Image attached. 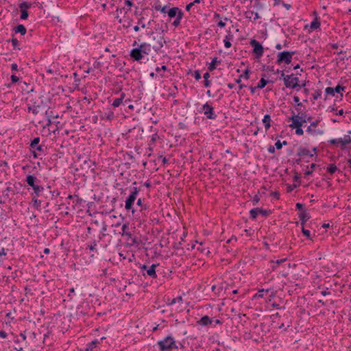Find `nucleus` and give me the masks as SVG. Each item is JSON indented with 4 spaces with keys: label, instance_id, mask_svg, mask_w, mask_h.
Masks as SVG:
<instances>
[{
    "label": "nucleus",
    "instance_id": "f257e3e1",
    "mask_svg": "<svg viewBox=\"0 0 351 351\" xmlns=\"http://www.w3.org/2000/svg\"><path fill=\"white\" fill-rule=\"evenodd\" d=\"M25 182L27 186H30L34 191L32 195H35L36 197L44 195V191L45 189L40 184V180L34 175H27L25 178Z\"/></svg>",
    "mask_w": 351,
    "mask_h": 351
},
{
    "label": "nucleus",
    "instance_id": "f03ea898",
    "mask_svg": "<svg viewBox=\"0 0 351 351\" xmlns=\"http://www.w3.org/2000/svg\"><path fill=\"white\" fill-rule=\"evenodd\" d=\"M157 344L160 351H171L179 348L178 343L172 335H169L163 339L158 341Z\"/></svg>",
    "mask_w": 351,
    "mask_h": 351
},
{
    "label": "nucleus",
    "instance_id": "7ed1b4c3",
    "mask_svg": "<svg viewBox=\"0 0 351 351\" xmlns=\"http://www.w3.org/2000/svg\"><path fill=\"white\" fill-rule=\"evenodd\" d=\"M139 193V189H138L136 186H134L132 189V191L130 194V195L128 197V198L125 200V208L128 211L131 210V212L134 214L135 212V210L134 209V204L136 199L137 195Z\"/></svg>",
    "mask_w": 351,
    "mask_h": 351
},
{
    "label": "nucleus",
    "instance_id": "20e7f679",
    "mask_svg": "<svg viewBox=\"0 0 351 351\" xmlns=\"http://www.w3.org/2000/svg\"><path fill=\"white\" fill-rule=\"evenodd\" d=\"M199 112L204 114L208 119H215L217 117L212 104L208 101L202 106Z\"/></svg>",
    "mask_w": 351,
    "mask_h": 351
},
{
    "label": "nucleus",
    "instance_id": "39448f33",
    "mask_svg": "<svg viewBox=\"0 0 351 351\" xmlns=\"http://www.w3.org/2000/svg\"><path fill=\"white\" fill-rule=\"evenodd\" d=\"M158 266V264H152L150 267L143 264L141 265L139 268L143 276H148L153 279L157 278L156 268Z\"/></svg>",
    "mask_w": 351,
    "mask_h": 351
},
{
    "label": "nucleus",
    "instance_id": "423d86ee",
    "mask_svg": "<svg viewBox=\"0 0 351 351\" xmlns=\"http://www.w3.org/2000/svg\"><path fill=\"white\" fill-rule=\"evenodd\" d=\"M295 53V51H283L278 53L276 60V64H280L285 63L289 64L291 62L292 57Z\"/></svg>",
    "mask_w": 351,
    "mask_h": 351
},
{
    "label": "nucleus",
    "instance_id": "0eeeda50",
    "mask_svg": "<svg viewBox=\"0 0 351 351\" xmlns=\"http://www.w3.org/2000/svg\"><path fill=\"white\" fill-rule=\"evenodd\" d=\"M289 77H287V79L285 80V86L289 88H297L299 90L301 88L300 84H298L299 78L295 77L294 74L289 75Z\"/></svg>",
    "mask_w": 351,
    "mask_h": 351
},
{
    "label": "nucleus",
    "instance_id": "6e6552de",
    "mask_svg": "<svg viewBox=\"0 0 351 351\" xmlns=\"http://www.w3.org/2000/svg\"><path fill=\"white\" fill-rule=\"evenodd\" d=\"M250 45L253 47V53L256 59H259L263 56L264 48L262 45L255 39H252L250 42Z\"/></svg>",
    "mask_w": 351,
    "mask_h": 351
},
{
    "label": "nucleus",
    "instance_id": "1a4fd4ad",
    "mask_svg": "<svg viewBox=\"0 0 351 351\" xmlns=\"http://www.w3.org/2000/svg\"><path fill=\"white\" fill-rule=\"evenodd\" d=\"M40 141L39 137L34 138L30 143V147L32 149L37 150L40 153H45L47 147L43 144H39Z\"/></svg>",
    "mask_w": 351,
    "mask_h": 351
},
{
    "label": "nucleus",
    "instance_id": "9d476101",
    "mask_svg": "<svg viewBox=\"0 0 351 351\" xmlns=\"http://www.w3.org/2000/svg\"><path fill=\"white\" fill-rule=\"evenodd\" d=\"M292 121V123L289 125V127L292 129L295 128L302 127L303 124L300 119V114H296L293 111L292 112V116L289 118Z\"/></svg>",
    "mask_w": 351,
    "mask_h": 351
},
{
    "label": "nucleus",
    "instance_id": "9b49d317",
    "mask_svg": "<svg viewBox=\"0 0 351 351\" xmlns=\"http://www.w3.org/2000/svg\"><path fill=\"white\" fill-rule=\"evenodd\" d=\"M40 107V104L38 102L36 99H31L29 100V104H28V111L32 112L34 114H37L38 113V109Z\"/></svg>",
    "mask_w": 351,
    "mask_h": 351
},
{
    "label": "nucleus",
    "instance_id": "f8f14e48",
    "mask_svg": "<svg viewBox=\"0 0 351 351\" xmlns=\"http://www.w3.org/2000/svg\"><path fill=\"white\" fill-rule=\"evenodd\" d=\"M297 156H300V157H313L314 156L313 154H312L310 150H308L307 148L304 147H302V146H299L298 148V152H297Z\"/></svg>",
    "mask_w": 351,
    "mask_h": 351
},
{
    "label": "nucleus",
    "instance_id": "ddd939ff",
    "mask_svg": "<svg viewBox=\"0 0 351 351\" xmlns=\"http://www.w3.org/2000/svg\"><path fill=\"white\" fill-rule=\"evenodd\" d=\"M130 57L136 61H140L143 58V53L138 47L132 49L130 51Z\"/></svg>",
    "mask_w": 351,
    "mask_h": 351
},
{
    "label": "nucleus",
    "instance_id": "4468645a",
    "mask_svg": "<svg viewBox=\"0 0 351 351\" xmlns=\"http://www.w3.org/2000/svg\"><path fill=\"white\" fill-rule=\"evenodd\" d=\"M311 216L306 210H303L299 213V219L302 226H304L306 221L310 219Z\"/></svg>",
    "mask_w": 351,
    "mask_h": 351
},
{
    "label": "nucleus",
    "instance_id": "2eb2a0df",
    "mask_svg": "<svg viewBox=\"0 0 351 351\" xmlns=\"http://www.w3.org/2000/svg\"><path fill=\"white\" fill-rule=\"evenodd\" d=\"M138 47L145 55H148L151 51V45L147 43H141Z\"/></svg>",
    "mask_w": 351,
    "mask_h": 351
},
{
    "label": "nucleus",
    "instance_id": "dca6fc26",
    "mask_svg": "<svg viewBox=\"0 0 351 351\" xmlns=\"http://www.w3.org/2000/svg\"><path fill=\"white\" fill-rule=\"evenodd\" d=\"M99 343L100 341L99 340L95 339L86 344L84 351H93Z\"/></svg>",
    "mask_w": 351,
    "mask_h": 351
},
{
    "label": "nucleus",
    "instance_id": "f3484780",
    "mask_svg": "<svg viewBox=\"0 0 351 351\" xmlns=\"http://www.w3.org/2000/svg\"><path fill=\"white\" fill-rule=\"evenodd\" d=\"M212 319L208 315L203 316L197 322V324L201 326H208L211 324Z\"/></svg>",
    "mask_w": 351,
    "mask_h": 351
},
{
    "label": "nucleus",
    "instance_id": "a211bd4d",
    "mask_svg": "<svg viewBox=\"0 0 351 351\" xmlns=\"http://www.w3.org/2000/svg\"><path fill=\"white\" fill-rule=\"evenodd\" d=\"M13 30L15 34H20L22 36L25 35L27 33L26 27L22 24H19L14 27Z\"/></svg>",
    "mask_w": 351,
    "mask_h": 351
},
{
    "label": "nucleus",
    "instance_id": "6ab92c4d",
    "mask_svg": "<svg viewBox=\"0 0 351 351\" xmlns=\"http://www.w3.org/2000/svg\"><path fill=\"white\" fill-rule=\"evenodd\" d=\"M339 143L341 149H344L346 145L351 143V136L350 135H345L343 138H341Z\"/></svg>",
    "mask_w": 351,
    "mask_h": 351
},
{
    "label": "nucleus",
    "instance_id": "aec40b11",
    "mask_svg": "<svg viewBox=\"0 0 351 351\" xmlns=\"http://www.w3.org/2000/svg\"><path fill=\"white\" fill-rule=\"evenodd\" d=\"M125 97V94L124 93H121V95L118 98H115L112 104V105L114 107H119L123 102V99Z\"/></svg>",
    "mask_w": 351,
    "mask_h": 351
},
{
    "label": "nucleus",
    "instance_id": "412c9836",
    "mask_svg": "<svg viewBox=\"0 0 351 351\" xmlns=\"http://www.w3.org/2000/svg\"><path fill=\"white\" fill-rule=\"evenodd\" d=\"M101 118L108 121H112L114 118V112L110 110H108L104 112Z\"/></svg>",
    "mask_w": 351,
    "mask_h": 351
},
{
    "label": "nucleus",
    "instance_id": "4be33fe9",
    "mask_svg": "<svg viewBox=\"0 0 351 351\" xmlns=\"http://www.w3.org/2000/svg\"><path fill=\"white\" fill-rule=\"evenodd\" d=\"M179 12H182L178 8H177V7L172 8L168 11V16L170 18H174L175 16L177 17L178 14H179Z\"/></svg>",
    "mask_w": 351,
    "mask_h": 351
},
{
    "label": "nucleus",
    "instance_id": "5701e85b",
    "mask_svg": "<svg viewBox=\"0 0 351 351\" xmlns=\"http://www.w3.org/2000/svg\"><path fill=\"white\" fill-rule=\"evenodd\" d=\"M306 132H308L310 135L315 136V135H322L324 134V130H315L311 128V127H308L306 129Z\"/></svg>",
    "mask_w": 351,
    "mask_h": 351
},
{
    "label": "nucleus",
    "instance_id": "b1692460",
    "mask_svg": "<svg viewBox=\"0 0 351 351\" xmlns=\"http://www.w3.org/2000/svg\"><path fill=\"white\" fill-rule=\"evenodd\" d=\"M270 121H271L270 115L268 114H265L263 119V123H264L266 130H267L271 127Z\"/></svg>",
    "mask_w": 351,
    "mask_h": 351
},
{
    "label": "nucleus",
    "instance_id": "393cba45",
    "mask_svg": "<svg viewBox=\"0 0 351 351\" xmlns=\"http://www.w3.org/2000/svg\"><path fill=\"white\" fill-rule=\"evenodd\" d=\"M246 17L249 19H253L254 21H256L260 19V16L258 12L254 11H247L246 12Z\"/></svg>",
    "mask_w": 351,
    "mask_h": 351
},
{
    "label": "nucleus",
    "instance_id": "a878e982",
    "mask_svg": "<svg viewBox=\"0 0 351 351\" xmlns=\"http://www.w3.org/2000/svg\"><path fill=\"white\" fill-rule=\"evenodd\" d=\"M217 59H218L217 57L214 58L212 60L211 62L209 64L208 70L210 71H213L216 69L217 63H221V60H218Z\"/></svg>",
    "mask_w": 351,
    "mask_h": 351
},
{
    "label": "nucleus",
    "instance_id": "bb28decb",
    "mask_svg": "<svg viewBox=\"0 0 351 351\" xmlns=\"http://www.w3.org/2000/svg\"><path fill=\"white\" fill-rule=\"evenodd\" d=\"M232 38H233V36L232 34H228L226 36V38L223 40L224 46L226 48H230L232 46V44L230 40H232Z\"/></svg>",
    "mask_w": 351,
    "mask_h": 351
},
{
    "label": "nucleus",
    "instance_id": "cd10ccee",
    "mask_svg": "<svg viewBox=\"0 0 351 351\" xmlns=\"http://www.w3.org/2000/svg\"><path fill=\"white\" fill-rule=\"evenodd\" d=\"M8 42H11L14 50H15V49L20 50L21 49L19 47V40L14 36H12V38L10 40H8Z\"/></svg>",
    "mask_w": 351,
    "mask_h": 351
},
{
    "label": "nucleus",
    "instance_id": "c85d7f7f",
    "mask_svg": "<svg viewBox=\"0 0 351 351\" xmlns=\"http://www.w3.org/2000/svg\"><path fill=\"white\" fill-rule=\"evenodd\" d=\"M20 10H27L32 7V4L29 2L23 1L19 5Z\"/></svg>",
    "mask_w": 351,
    "mask_h": 351
},
{
    "label": "nucleus",
    "instance_id": "c756f323",
    "mask_svg": "<svg viewBox=\"0 0 351 351\" xmlns=\"http://www.w3.org/2000/svg\"><path fill=\"white\" fill-rule=\"evenodd\" d=\"M320 22L317 19V18H315L313 21L311 23V29H317L320 27Z\"/></svg>",
    "mask_w": 351,
    "mask_h": 351
},
{
    "label": "nucleus",
    "instance_id": "7c9ffc66",
    "mask_svg": "<svg viewBox=\"0 0 351 351\" xmlns=\"http://www.w3.org/2000/svg\"><path fill=\"white\" fill-rule=\"evenodd\" d=\"M300 119L302 124H304V123H306L307 121H311L312 118H311V117L308 116L306 114V113L304 112V113H302L301 114H300Z\"/></svg>",
    "mask_w": 351,
    "mask_h": 351
},
{
    "label": "nucleus",
    "instance_id": "2f4dec72",
    "mask_svg": "<svg viewBox=\"0 0 351 351\" xmlns=\"http://www.w3.org/2000/svg\"><path fill=\"white\" fill-rule=\"evenodd\" d=\"M38 197H36L35 195H32V205L34 208H38L40 206L41 201L38 199Z\"/></svg>",
    "mask_w": 351,
    "mask_h": 351
},
{
    "label": "nucleus",
    "instance_id": "473e14b6",
    "mask_svg": "<svg viewBox=\"0 0 351 351\" xmlns=\"http://www.w3.org/2000/svg\"><path fill=\"white\" fill-rule=\"evenodd\" d=\"M183 16V12H179V14H178L176 19L173 22V25L175 27H178L180 25L181 19Z\"/></svg>",
    "mask_w": 351,
    "mask_h": 351
},
{
    "label": "nucleus",
    "instance_id": "72a5a7b5",
    "mask_svg": "<svg viewBox=\"0 0 351 351\" xmlns=\"http://www.w3.org/2000/svg\"><path fill=\"white\" fill-rule=\"evenodd\" d=\"M258 208H254L250 210V217L252 219H255L258 215Z\"/></svg>",
    "mask_w": 351,
    "mask_h": 351
},
{
    "label": "nucleus",
    "instance_id": "f704fd0d",
    "mask_svg": "<svg viewBox=\"0 0 351 351\" xmlns=\"http://www.w3.org/2000/svg\"><path fill=\"white\" fill-rule=\"evenodd\" d=\"M269 83V81L266 80L263 77L261 79V80L258 82L257 88L262 89L265 87V86Z\"/></svg>",
    "mask_w": 351,
    "mask_h": 351
},
{
    "label": "nucleus",
    "instance_id": "c9c22d12",
    "mask_svg": "<svg viewBox=\"0 0 351 351\" xmlns=\"http://www.w3.org/2000/svg\"><path fill=\"white\" fill-rule=\"evenodd\" d=\"M258 214L261 215L263 217H267L271 213V211L270 210H265L261 208H258Z\"/></svg>",
    "mask_w": 351,
    "mask_h": 351
},
{
    "label": "nucleus",
    "instance_id": "e433bc0d",
    "mask_svg": "<svg viewBox=\"0 0 351 351\" xmlns=\"http://www.w3.org/2000/svg\"><path fill=\"white\" fill-rule=\"evenodd\" d=\"M337 171V167L335 164H330L327 167V171L330 173V174L335 173Z\"/></svg>",
    "mask_w": 351,
    "mask_h": 351
},
{
    "label": "nucleus",
    "instance_id": "4c0bfd02",
    "mask_svg": "<svg viewBox=\"0 0 351 351\" xmlns=\"http://www.w3.org/2000/svg\"><path fill=\"white\" fill-rule=\"evenodd\" d=\"M8 251V250L5 249L4 247H1L0 249V265L1 264V263L3 261V257L6 256Z\"/></svg>",
    "mask_w": 351,
    "mask_h": 351
},
{
    "label": "nucleus",
    "instance_id": "58836bf2",
    "mask_svg": "<svg viewBox=\"0 0 351 351\" xmlns=\"http://www.w3.org/2000/svg\"><path fill=\"white\" fill-rule=\"evenodd\" d=\"M334 88L335 93H339L341 95V97H343V93H341V92L345 90V89H346L345 86H342L338 84L335 88Z\"/></svg>",
    "mask_w": 351,
    "mask_h": 351
},
{
    "label": "nucleus",
    "instance_id": "ea45409f",
    "mask_svg": "<svg viewBox=\"0 0 351 351\" xmlns=\"http://www.w3.org/2000/svg\"><path fill=\"white\" fill-rule=\"evenodd\" d=\"M119 23H123V27L128 28V27H130V26H132V19H128L126 21V20L120 19L119 21Z\"/></svg>",
    "mask_w": 351,
    "mask_h": 351
},
{
    "label": "nucleus",
    "instance_id": "a19ab883",
    "mask_svg": "<svg viewBox=\"0 0 351 351\" xmlns=\"http://www.w3.org/2000/svg\"><path fill=\"white\" fill-rule=\"evenodd\" d=\"M302 232L303 234L308 239L312 240L311 232L304 228V226H302Z\"/></svg>",
    "mask_w": 351,
    "mask_h": 351
},
{
    "label": "nucleus",
    "instance_id": "79ce46f5",
    "mask_svg": "<svg viewBox=\"0 0 351 351\" xmlns=\"http://www.w3.org/2000/svg\"><path fill=\"white\" fill-rule=\"evenodd\" d=\"M29 16L27 10H21L20 19L21 20H27Z\"/></svg>",
    "mask_w": 351,
    "mask_h": 351
},
{
    "label": "nucleus",
    "instance_id": "37998d69",
    "mask_svg": "<svg viewBox=\"0 0 351 351\" xmlns=\"http://www.w3.org/2000/svg\"><path fill=\"white\" fill-rule=\"evenodd\" d=\"M121 230H122V235L123 236L128 235V232L129 230V226H128V223L123 224L122 228H121Z\"/></svg>",
    "mask_w": 351,
    "mask_h": 351
},
{
    "label": "nucleus",
    "instance_id": "c03bdc74",
    "mask_svg": "<svg viewBox=\"0 0 351 351\" xmlns=\"http://www.w3.org/2000/svg\"><path fill=\"white\" fill-rule=\"evenodd\" d=\"M199 3H200V0H194L193 2H191V3H189L188 5H186V11H190V10L192 8V6H194L195 4Z\"/></svg>",
    "mask_w": 351,
    "mask_h": 351
},
{
    "label": "nucleus",
    "instance_id": "a18cd8bd",
    "mask_svg": "<svg viewBox=\"0 0 351 351\" xmlns=\"http://www.w3.org/2000/svg\"><path fill=\"white\" fill-rule=\"evenodd\" d=\"M154 9L157 11H160L162 13H166L167 12V6L162 7L161 5H155Z\"/></svg>",
    "mask_w": 351,
    "mask_h": 351
},
{
    "label": "nucleus",
    "instance_id": "49530a36",
    "mask_svg": "<svg viewBox=\"0 0 351 351\" xmlns=\"http://www.w3.org/2000/svg\"><path fill=\"white\" fill-rule=\"evenodd\" d=\"M250 71L248 69H246L243 73L240 75V78L244 77L246 80H248L250 78Z\"/></svg>",
    "mask_w": 351,
    "mask_h": 351
},
{
    "label": "nucleus",
    "instance_id": "de8ad7c7",
    "mask_svg": "<svg viewBox=\"0 0 351 351\" xmlns=\"http://www.w3.org/2000/svg\"><path fill=\"white\" fill-rule=\"evenodd\" d=\"M325 93L326 95H332V96H335V93L334 88L332 87H327L325 89Z\"/></svg>",
    "mask_w": 351,
    "mask_h": 351
},
{
    "label": "nucleus",
    "instance_id": "09e8293b",
    "mask_svg": "<svg viewBox=\"0 0 351 351\" xmlns=\"http://www.w3.org/2000/svg\"><path fill=\"white\" fill-rule=\"evenodd\" d=\"M192 75L195 77L196 80H199L201 79V73L199 70H195L193 73Z\"/></svg>",
    "mask_w": 351,
    "mask_h": 351
},
{
    "label": "nucleus",
    "instance_id": "8fccbe9b",
    "mask_svg": "<svg viewBox=\"0 0 351 351\" xmlns=\"http://www.w3.org/2000/svg\"><path fill=\"white\" fill-rule=\"evenodd\" d=\"M145 18L144 16H141L138 19L137 24L140 25L142 28H145L146 27L145 23L143 22Z\"/></svg>",
    "mask_w": 351,
    "mask_h": 351
},
{
    "label": "nucleus",
    "instance_id": "3c124183",
    "mask_svg": "<svg viewBox=\"0 0 351 351\" xmlns=\"http://www.w3.org/2000/svg\"><path fill=\"white\" fill-rule=\"evenodd\" d=\"M299 184H288L287 186V192H291L294 189L297 188Z\"/></svg>",
    "mask_w": 351,
    "mask_h": 351
},
{
    "label": "nucleus",
    "instance_id": "603ef678",
    "mask_svg": "<svg viewBox=\"0 0 351 351\" xmlns=\"http://www.w3.org/2000/svg\"><path fill=\"white\" fill-rule=\"evenodd\" d=\"M322 95V91L320 90H318L315 91V93L313 95V99L314 100H317Z\"/></svg>",
    "mask_w": 351,
    "mask_h": 351
},
{
    "label": "nucleus",
    "instance_id": "864d4df0",
    "mask_svg": "<svg viewBox=\"0 0 351 351\" xmlns=\"http://www.w3.org/2000/svg\"><path fill=\"white\" fill-rule=\"evenodd\" d=\"M136 204H137L138 206H141V210H143V209H147V206L146 205H143V200H142L141 198H139V199L137 200V203H136Z\"/></svg>",
    "mask_w": 351,
    "mask_h": 351
},
{
    "label": "nucleus",
    "instance_id": "5fc2aeb1",
    "mask_svg": "<svg viewBox=\"0 0 351 351\" xmlns=\"http://www.w3.org/2000/svg\"><path fill=\"white\" fill-rule=\"evenodd\" d=\"M339 141H341V138H332L328 141V143L332 145L340 144Z\"/></svg>",
    "mask_w": 351,
    "mask_h": 351
},
{
    "label": "nucleus",
    "instance_id": "6e6d98bb",
    "mask_svg": "<svg viewBox=\"0 0 351 351\" xmlns=\"http://www.w3.org/2000/svg\"><path fill=\"white\" fill-rule=\"evenodd\" d=\"M155 70L157 73H160L162 71H166L167 70V67L165 65H162L161 67L157 66Z\"/></svg>",
    "mask_w": 351,
    "mask_h": 351
},
{
    "label": "nucleus",
    "instance_id": "4d7b16f0",
    "mask_svg": "<svg viewBox=\"0 0 351 351\" xmlns=\"http://www.w3.org/2000/svg\"><path fill=\"white\" fill-rule=\"evenodd\" d=\"M97 241H94L90 245H88V248L90 251L96 250Z\"/></svg>",
    "mask_w": 351,
    "mask_h": 351
},
{
    "label": "nucleus",
    "instance_id": "13d9d810",
    "mask_svg": "<svg viewBox=\"0 0 351 351\" xmlns=\"http://www.w3.org/2000/svg\"><path fill=\"white\" fill-rule=\"evenodd\" d=\"M295 134L297 135H299V136H301L304 134V131L302 129V127H298V128H295Z\"/></svg>",
    "mask_w": 351,
    "mask_h": 351
},
{
    "label": "nucleus",
    "instance_id": "bf43d9fd",
    "mask_svg": "<svg viewBox=\"0 0 351 351\" xmlns=\"http://www.w3.org/2000/svg\"><path fill=\"white\" fill-rule=\"evenodd\" d=\"M43 154L44 153L38 152L37 150L33 149V151H32V155H33L34 158H38L39 156H40Z\"/></svg>",
    "mask_w": 351,
    "mask_h": 351
},
{
    "label": "nucleus",
    "instance_id": "052dcab7",
    "mask_svg": "<svg viewBox=\"0 0 351 351\" xmlns=\"http://www.w3.org/2000/svg\"><path fill=\"white\" fill-rule=\"evenodd\" d=\"M319 123V120H315V121L311 122V125L308 127H311V128L314 129L315 128H316L318 125Z\"/></svg>",
    "mask_w": 351,
    "mask_h": 351
},
{
    "label": "nucleus",
    "instance_id": "680f3d73",
    "mask_svg": "<svg viewBox=\"0 0 351 351\" xmlns=\"http://www.w3.org/2000/svg\"><path fill=\"white\" fill-rule=\"evenodd\" d=\"M264 293L265 290L261 289L258 291V293L256 294L255 297L256 298H263L264 297Z\"/></svg>",
    "mask_w": 351,
    "mask_h": 351
},
{
    "label": "nucleus",
    "instance_id": "e2e57ef3",
    "mask_svg": "<svg viewBox=\"0 0 351 351\" xmlns=\"http://www.w3.org/2000/svg\"><path fill=\"white\" fill-rule=\"evenodd\" d=\"M10 79H11L12 83H13V84L19 81V77L15 75H12Z\"/></svg>",
    "mask_w": 351,
    "mask_h": 351
},
{
    "label": "nucleus",
    "instance_id": "0e129e2a",
    "mask_svg": "<svg viewBox=\"0 0 351 351\" xmlns=\"http://www.w3.org/2000/svg\"><path fill=\"white\" fill-rule=\"evenodd\" d=\"M293 180L295 182H297L298 184H300V176L297 172L295 173Z\"/></svg>",
    "mask_w": 351,
    "mask_h": 351
},
{
    "label": "nucleus",
    "instance_id": "69168bd1",
    "mask_svg": "<svg viewBox=\"0 0 351 351\" xmlns=\"http://www.w3.org/2000/svg\"><path fill=\"white\" fill-rule=\"evenodd\" d=\"M293 101L295 104H297V106H302V104L301 102H300V99L298 96H294L293 97Z\"/></svg>",
    "mask_w": 351,
    "mask_h": 351
},
{
    "label": "nucleus",
    "instance_id": "338daca9",
    "mask_svg": "<svg viewBox=\"0 0 351 351\" xmlns=\"http://www.w3.org/2000/svg\"><path fill=\"white\" fill-rule=\"evenodd\" d=\"M260 201V198L258 195H255L252 198L253 204L256 205Z\"/></svg>",
    "mask_w": 351,
    "mask_h": 351
},
{
    "label": "nucleus",
    "instance_id": "774afa93",
    "mask_svg": "<svg viewBox=\"0 0 351 351\" xmlns=\"http://www.w3.org/2000/svg\"><path fill=\"white\" fill-rule=\"evenodd\" d=\"M267 151L270 154H274L275 153V151H276V147L275 146H272V145H270L268 149H267Z\"/></svg>",
    "mask_w": 351,
    "mask_h": 351
}]
</instances>
